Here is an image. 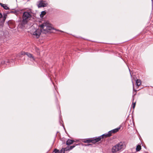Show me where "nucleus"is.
<instances>
[{
    "label": "nucleus",
    "mask_w": 153,
    "mask_h": 153,
    "mask_svg": "<svg viewBox=\"0 0 153 153\" xmlns=\"http://www.w3.org/2000/svg\"><path fill=\"white\" fill-rule=\"evenodd\" d=\"M6 12L8 14H10V13H14V14H16L17 13V11L16 10H15L14 11H12V10H10L8 11H7Z\"/></svg>",
    "instance_id": "nucleus-18"
},
{
    "label": "nucleus",
    "mask_w": 153,
    "mask_h": 153,
    "mask_svg": "<svg viewBox=\"0 0 153 153\" xmlns=\"http://www.w3.org/2000/svg\"><path fill=\"white\" fill-rule=\"evenodd\" d=\"M7 14H8L6 12L4 13L3 14V18L2 19H1V18H0V24L1 25H2V26L4 25Z\"/></svg>",
    "instance_id": "nucleus-6"
},
{
    "label": "nucleus",
    "mask_w": 153,
    "mask_h": 153,
    "mask_svg": "<svg viewBox=\"0 0 153 153\" xmlns=\"http://www.w3.org/2000/svg\"><path fill=\"white\" fill-rule=\"evenodd\" d=\"M93 138H88L86 140H84L83 141L85 143H90L91 142L93 143Z\"/></svg>",
    "instance_id": "nucleus-11"
},
{
    "label": "nucleus",
    "mask_w": 153,
    "mask_h": 153,
    "mask_svg": "<svg viewBox=\"0 0 153 153\" xmlns=\"http://www.w3.org/2000/svg\"><path fill=\"white\" fill-rule=\"evenodd\" d=\"M27 22H28L24 21L22 19L19 25V27L22 29H24L25 27V25L27 24Z\"/></svg>",
    "instance_id": "nucleus-8"
},
{
    "label": "nucleus",
    "mask_w": 153,
    "mask_h": 153,
    "mask_svg": "<svg viewBox=\"0 0 153 153\" xmlns=\"http://www.w3.org/2000/svg\"><path fill=\"white\" fill-rule=\"evenodd\" d=\"M47 4L44 2V1H39V3L38 5L39 8L41 7H44L47 6Z\"/></svg>",
    "instance_id": "nucleus-9"
},
{
    "label": "nucleus",
    "mask_w": 153,
    "mask_h": 153,
    "mask_svg": "<svg viewBox=\"0 0 153 153\" xmlns=\"http://www.w3.org/2000/svg\"><path fill=\"white\" fill-rule=\"evenodd\" d=\"M125 147L124 143L120 142L113 147L111 150L112 152L113 153H115L118 151H122L125 148Z\"/></svg>",
    "instance_id": "nucleus-1"
},
{
    "label": "nucleus",
    "mask_w": 153,
    "mask_h": 153,
    "mask_svg": "<svg viewBox=\"0 0 153 153\" xmlns=\"http://www.w3.org/2000/svg\"><path fill=\"white\" fill-rule=\"evenodd\" d=\"M120 128H115L113 130H111V132L113 133H115L117 132L120 129Z\"/></svg>",
    "instance_id": "nucleus-19"
},
{
    "label": "nucleus",
    "mask_w": 153,
    "mask_h": 153,
    "mask_svg": "<svg viewBox=\"0 0 153 153\" xmlns=\"http://www.w3.org/2000/svg\"><path fill=\"white\" fill-rule=\"evenodd\" d=\"M55 153H62L61 150H59L57 149H55L53 151Z\"/></svg>",
    "instance_id": "nucleus-21"
},
{
    "label": "nucleus",
    "mask_w": 153,
    "mask_h": 153,
    "mask_svg": "<svg viewBox=\"0 0 153 153\" xmlns=\"http://www.w3.org/2000/svg\"><path fill=\"white\" fill-rule=\"evenodd\" d=\"M104 137V135L102 134V135L98 137L97 138H96L95 139L93 138V143H95L99 142L100 141L101 139L103 138Z\"/></svg>",
    "instance_id": "nucleus-7"
},
{
    "label": "nucleus",
    "mask_w": 153,
    "mask_h": 153,
    "mask_svg": "<svg viewBox=\"0 0 153 153\" xmlns=\"http://www.w3.org/2000/svg\"><path fill=\"white\" fill-rule=\"evenodd\" d=\"M132 83H133V82H132Z\"/></svg>",
    "instance_id": "nucleus-27"
},
{
    "label": "nucleus",
    "mask_w": 153,
    "mask_h": 153,
    "mask_svg": "<svg viewBox=\"0 0 153 153\" xmlns=\"http://www.w3.org/2000/svg\"><path fill=\"white\" fill-rule=\"evenodd\" d=\"M8 25L10 28H12L14 26V22L13 21L10 20L7 22Z\"/></svg>",
    "instance_id": "nucleus-10"
},
{
    "label": "nucleus",
    "mask_w": 153,
    "mask_h": 153,
    "mask_svg": "<svg viewBox=\"0 0 153 153\" xmlns=\"http://www.w3.org/2000/svg\"><path fill=\"white\" fill-rule=\"evenodd\" d=\"M46 14V12L45 11H42L41 12V13L40 15V17L42 18Z\"/></svg>",
    "instance_id": "nucleus-22"
},
{
    "label": "nucleus",
    "mask_w": 153,
    "mask_h": 153,
    "mask_svg": "<svg viewBox=\"0 0 153 153\" xmlns=\"http://www.w3.org/2000/svg\"><path fill=\"white\" fill-rule=\"evenodd\" d=\"M141 147L140 145L138 144L136 146V152H139L141 149Z\"/></svg>",
    "instance_id": "nucleus-17"
},
{
    "label": "nucleus",
    "mask_w": 153,
    "mask_h": 153,
    "mask_svg": "<svg viewBox=\"0 0 153 153\" xmlns=\"http://www.w3.org/2000/svg\"><path fill=\"white\" fill-rule=\"evenodd\" d=\"M35 51L37 52V53L39 52V50L38 48L37 47L35 48Z\"/></svg>",
    "instance_id": "nucleus-24"
},
{
    "label": "nucleus",
    "mask_w": 153,
    "mask_h": 153,
    "mask_svg": "<svg viewBox=\"0 0 153 153\" xmlns=\"http://www.w3.org/2000/svg\"><path fill=\"white\" fill-rule=\"evenodd\" d=\"M74 142V141L73 140L69 139L67 141L66 144L68 146H69L72 144Z\"/></svg>",
    "instance_id": "nucleus-13"
},
{
    "label": "nucleus",
    "mask_w": 153,
    "mask_h": 153,
    "mask_svg": "<svg viewBox=\"0 0 153 153\" xmlns=\"http://www.w3.org/2000/svg\"><path fill=\"white\" fill-rule=\"evenodd\" d=\"M133 93L134 94V95L133 96V97L136 94L137 92V90L135 89H134V86H133Z\"/></svg>",
    "instance_id": "nucleus-23"
},
{
    "label": "nucleus",
    "mask_w": 153,
    "mask_h": 153,
    "mask_svg": "<svg viewBox=\"0 0 153 153\" xmlns=\"http://www.w3.org/2000/svg\"><path fill=\"white\" fill-rule=\"evenodd\" d=\"M41 28H42L43 31V33L46 34L49 32L50 31L53 29L52 27L50 26L49 24L47 22L43 23L40 25Z\"/></svg>",
    "instance_id": "nucleus-2"
},
{
    "label": "nucleus",
    "mask_w": 153,
    "mask_h": 153,
    "mask_svg": "<svg viewBox=\"0 0 153 153\" xmlns=\"http://www.w3.org/2000/svg\"><path fill=\"white\" fill-rule=\"evenodd\" d=\"M41 33H43V31L42 28H41V29H38L36 30L33 33V35L35 36L37 38H38Z\"/></svg>",
    "instance_id": "nucleus-5"
},
{
    "label": "nucleus",
    "mask_w": 153,
    "mask_h": 153,
    "mask_svg": "<svg viewBox=\"0 0 153 153\" xmlns=\"http://www.w3.org/2000/svg\"><path fill=\"white\" fill-rule=\"evenodd\" d=\"M133 106H132L133 107V108H134L135 107V104H136V102H134V103H133Z\"/></svg>",
    "instance_id": "nucleus-25"
},
{
    "label": "nucleus",
    "mask_w": 153,
    "mask_h": 153,
    "mask_svg": "<svg viewBox=\"0 0 153 153\" xmlns=\"http://www.w3.org/2000/svg\"><path fill=\"white\" fill-rule=\"evenodd\" d=\"M136 85L139 86L141 85V81L140 79H137L136 81Z\"/></svg>",
    "instance_id": "nucleus-16"
},
{
    "label": "nucleus",
    "mask_w": 153,
    "mask_h": 153,
    "mask_svg": "<svg viewBox=\"0 0 153 153\" xmlns=\"http://www.w3.org/2000/svg\"><path fill=\"white\" fill-rule=\"evenodd\" d=\"M0 5L6 10H9V8L7 6L6 4H4L0 2Z\"/></svg>",
    "instance_id": "nucleus-12"
},
{
    "label": "nucleus",
    "mask_w": 153,
    "mask_h": 153,
    "mask_svg": "<svg viewBox=\"0 0 153 153\" xmlns=\"http://www.w3.org/2000/svg\"><path fill=\"white\" fill-rule=\"evenodd\" d=\"M112 132H111V131H110L108 132V133L106 134H103L104 135V137H109L111 136L112 134Z\"/></svg>",
    "instance_id": "nucleus-14"
},
{
    "label": "nucleus",
    "mask_w": 153,
    "mask_h": 153,
    "mask_svg": "<svg viewBox=\"0 0 153 153\" xmlns=\"http://www.w3.org/2000/svg\"><path fill=\"white\" fill-rule=\"evenodd\" d=\"M2 17H3V15H2V14L1 13H0V18H2Z\"/></svg>",
    "instance_id": "nucleus-26"
},
{
    "label": "nucleus",
    "mask_w": 153,
    "mask_h": 153,
    "mask_svg": "<svg viewBox=\"0 0 153 153\" xmlns=\"http://www.w3.org/2000/svg\"><path fill=\"white\" fill-rule=\"evenodd\" d=\"M61 150L62 153H65V151H69L68 146H67L65 148H62Z\"/></svg>",
    "instance_id": "nucleus-15"
},
{
    "label": "nucleus",
    "mask_w": 153,
    "mask_h": 153,
    "mask_svg": "<svg viewBox=\"0 0 153 153\" xmlns=\"http://www.w3.org/2000/svg\"><path fill=\"white\" fill-rule=\"evenodd\" d=\"M32 16L30 12L25 11L23 13L22 16V19L28 22L30 20Z\"/></svg>",
    "instance_id": "nucleus-3"
},
{
    "label": "nucleus",
    "mask_w": 153,
    "mask_h": 153,
    "mask_svg": "<svg viewBox=\"0 0 153 153\" xmlns=\"http://www.w3.org/2000/svg\"><path fill=\"white\" fill-rule=\"evenodd\" d=\"M78 145H79L78 144H74V145L72 146H68V148L69 151L75 147L76 146H77Z\"/></svg>",
    "instance_id": "nucleus-20"
},
{
    "label": "nucleus",
    "mask_w": 153,
    "mask_h": 153,
    "mask_svg": "<svg viewBox=\"0 0 153 153\" xmlns=\"http://www.w3.org/2000/svg\"><path fill=\"white\" fill-rule=\"evenodd\" d=\"M26 55L30 59V60L32 62L35 61V58L33 55L27 52H23L22 55Z\"/></svg>",
    "instance_id": "nucleus-4"
}]
</instances>
